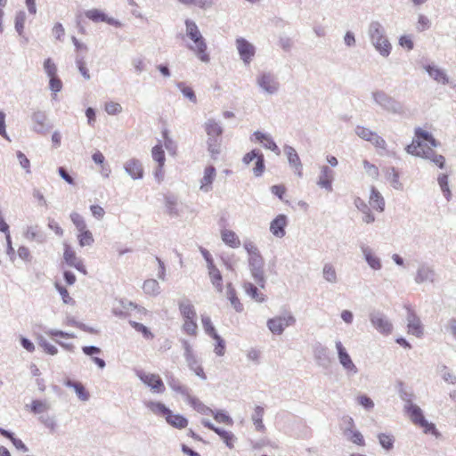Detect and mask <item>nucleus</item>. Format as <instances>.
<instances>
[{
	"mask_svg": "<svg viewBox=\"0 0 456 456\" xmlns=\"http://www.w3.org/2000/svg\"><path fill=\"white\" fill-rule=\"evenodd\" d=\"M414 134V139L406 148L407 152L414 156L429 159L437 167L443 168L445 159L443 155L435 154L433 149L437 147L438 142L433 135L420 127L416 128Z\"/></svg>",
	"mask_w": 456,
	"mask_h": 456,
	"instance_id": "1",
	"label": "nucleus"
},
{
	"mask_svg": "<svg viewBox=\"0 0 456 456\" xmlns=\"http://www.w3.org/2000/svg\"><path fill=\"white\" fill-rule=\"evenodd\" d=\"M185 25L186 34L193 42V45H190L189 48L195 53L201 61L208 62L209 61V55L207 53L208 46L198 26L191 20H186Z\"/></svg>",
	"mask_w": 456,
	"mask_h": 456,
	"instance_id": "2",
	"label": "nucleus"
},
{
	"mask_svg": "<svg viewBox=\"0 0 456 456\" xmlns=\"http://www.w3.org/2000/svg\"><path fill=\"white\" fill-rule=\"evenodd\" d=\"M403 410L414 425L423 428L424 433L438 436V431L433 423H429L424 417L423 411L414 403L404 404Z\"/></svg>",
	"mask_w": 456,
	"mask_h": 456,
	"instance_id": "3",
	"label": "nucleus"
},
{
	"mask_svg": "<svg viewBox=\"0 0 456 456\" xmlns=\"http://www.w3.org/2000/svg\"><path fill=\"white\" fill-rule=\"evenodd\" d=\"M335 346L338 353V358L339 363L342 365L343 369L346 371L348 376H354L358 373V368L353 362L350 355L348 354L346 347L343 346L342 342L338 340L335 343Z\"/></svg>",
	"mask_w": 456,
	"mask_h": 456,
	"instance_id": "4",
	"label": "nucleus"
},
{
	"mask_svg": "<svg viewBox=\"0 0 456 456\" xmlns=\"http://www.w3.org/2000/svg\"><path fill=\"white\" fill-rule=\"evenodd\" d=\"M256 159L255 167H253V174L255 176H261L265 170V158L264 155L258 150H252L251 151L246 153L243 157V163L246 165H249L251 161Z\"/></svg>",
	"mask_w": 456,
	"mask_h": 456,
	"instance_id": "5",
	"label": "nucleus"
},
{
	"mask_svg": "<svg viewBox=\"0 0 456 456\" xmlns=\"http://www.w3.org/2000/svg\"><path fill=\"white\" fill-rule=\"evenodd\" d=\"M313 354L316 364L323 369L330 368L331 364V358L329 354L327 346L320 342L313 345Z\"/></svg>",
	"mask_w": 456,
	"mask_h": 456,
	"instance_id": "6",
	"label": "nucleus"
},
{
	"mask_svg": "<svg viewBox=\"0 0 456 456\" xmlns=\"http://www.w3.org/2000/svg\"><path fill=\"white\" fill-rule=\"evenodd\" d=\"M372 326L380 333L388 335L392 332L393 325L380 312H372L370 314Z\"/></svg>",
	"mask_w": 456,
	"mask_h": 456,
	"instance_id": "7",
	"label": "nucleus"
},
{
	"mask_svg": "<svg viewBox=\"0 0 456 456\" xmlns=\"http://www.w3.org/2000/svg\"><path fill=\"white\" fill-rule=\"evenodd\" d=\"M296 322L292 315L278 316L267 321L268 329L274 334L281 335L284 329Z\"/></svg>",
	"mask_w": 456,
	"mask_h": 456,
	"instance_id": "8",
	"label": "nucleus"
},
{
	"mask_svg": "<svg viewBox=\"0 0 456 456\" xmlns=\"http://www.w3.org/2000/svg\"><path fill=\"white\" fill-rule=\"evenodd\" d=\"M137 376L145 385L150 387L153 391L157 393L164 392L165 386L159 375L153 373H145L143 371H138Z\"/></svg>",
	"mask_w": 456,
	"mask_h": 456,
	"instance_id": "9",
	"label": "nucleus"
},
{
	"mask_svg": "<svg viewBox=\"0 0 456 456\" xmlns=\"http://www.w3.org/2000/svg\"><path fill=\"white\" fill-rule=\"evenodd\" d=\"M236 45L242 61L248 64L255 55V47L244 38H238Z\"/></svg>",
	"mask_w": 456,
	"mask_h": 456,
	"instance_id": "10",
	"label": "nucleus"
},
{
	"mask_svg": "<svg viewBox=\"0 0 456 456\" xmlns=\"http://www.w3.org/2000/svg\"><path fill=\"white\" fill-rule=\"evenodd\" d=\"M406 319L408 332L418 338L421 337L423 335V327L419 318L415 314V313L408 309Z\"/></svg>",
	"mask_w": 456,
	"mask_h": 456,
	"instance_id": "11",
	"label": "nucleus"
},
{
	"mask_svg": "<svg viewBox=\"0 0 456 456\" xmlns=\"http://www.w3.org/2000/svg\"><path fill=\"white\" fill-rule=\"evenodd\" d=\"M288 224L287 216L283 214L278 215L270 224V231L277 238L285 236V228Z\"/></svg>",
	"mask_w": 456,
	"mask_h": 456,
	"instance_id": "12",
	"label": "nucleus"
},
{
	"mask_svg": "<svg viewBox=\"0 0 456 456\" xmlns=\"http://www.w3.org/2000/svg\"><path fill=\"white\" fill-rule=\"evenodd\" d=\"M63 258L69 265L76 267L78 271H80L84 274L86 273V271L85 269V266H84L82 261L77 256L76 252L73 250V248L69 245L66 244L64 246Z\"/></svg>",
	"mask_w": 456,
	"mask_h": 456,
	"instance_id": "13",
	"label": "nucleus"
},
{
	"mask_svg": "<svg viewBox=\"0 0 456 456\" xmlns=\"http://www.w3.org/2000/svg\"><path fill=\"white\" fill-rule=\"evenodd\" d=\"M86 18L89 20L94 21V22H106L110 25L115 26V27H120L121 23L113 19L108 17L104 12L98 9H92L86 12Z\"/></svg>",
	"mask_w": 456,
	"mask_h": 456,
	"instance_id": "14",
	"label": "nucleus"
},
{
	"mask_svg": "<svg viewBox=\"0 0 456 456\" xmlns=\"http://www.w3.org/2000/svg\"><path fill=\"white\" fill-rule=\"evenodd\" d=\"M167 380L170 388L174 392L183 395L187 402L190 401V398L193 397L190 393V388L183 385L178 379L175 378L174 376H169L167 377Z\"/></svg>",
	"mask_w": 456,
	"mask_h": 456,
	"instance_id": "15",
	"label": "nucleus"
},
{
	"mask_svg": "<svg viewBox=\"0 0 456 456\" xmlns=\"http://www.w3.org/2000/svg\"><path fill=\"white\" fill-rule=\"evenodd\" d=\"M333 171L327 166L321 167V173L317 181V184L326 189L328 191H332Z\"/></svg>",
	"mask_w": 456,
	"mask_h": 456,
	"instance_id": "16",
	"label": "nucleus"
},
{
	"mask_svg": "<svg viewBox=\"0 0 456 456\" xmlns=\"http://www.w3.org/2000/svg\"><path fill=\"white\" fill-rule=\"evenodd\" d=\"M216 171L213 166H208L204 169L203 177L200 179V189L205 192L211 191L212 183L216 178Z\"/></svg>",
	"mask_w": 456,
	"mask_h": 456,
	"instance_id": "17",
	"label": "nucleus"
},
{
	"mask_svg": "<svg viewBox=\"0 0 456 456\" xmlns=\"http://www.w3.org/2000/svg\"><path fill=\"white\" fill-rule=\"evenodd\" d=\"M260 87L269 94H273L278 90V83L271 74H262L257 78Z\"/></svg>",
	"mask_w": 456,
	"mask_h": 456,
	"instance_id": "18",
	"label": "nucleus"
},
{
	"mask_svg": "<svg viewBox=\"0 0 456 456\" xmlns=\"http://www.w3.org/2000/svg\"><path fill=\"white\" fill-rule=\"evenodd\" d=\"M371 38L376 49L382 55L387 56L391 50V45L388 40L384 36L379 35L378 30L371 36Z\"/></svg>",
	"mask_w": 456,
	"mask_h": 456,
	"instance_id": "19",
	"label": "nucleus"
},
{
	"mask_svg": "<svg viewBox=\"0 0 456 456\" xmlns=\"http://www.w3.org/2000/svg\"><path fill=\"white\" fill-rule=\"evenodd\" d=\"M166 421L172 427L182 429L188 425V419L181 414H175L171 410L165 416Z\"/></svg>",
	"mask_w": 456,
	"mask_h": 456,
	"instance_id": "20",
	"label": "nucleus"
},
{
	"mask_svg": "<svg viewBox=\"0 0 456 456\" xmlns=\"http://www.w3.org/2000/svg\"><path fill=\"white\" fill-rule=\"evenodd\" d=\"M126 171L134 178L140 179L143 176V168L137 159H130L125 165Z\"/></svg>",
	"mask_w": 456,
	"mask_h": 456,
	"instance_id": "21",
	"label": "nucleus"
},
{
	"mask_svg": "<svg viewBox=\"0 0 456 456\" xmlns=\"http://www.w3.org/2000/svg\"><path fill=\"white\" fill-rule=\"evenodd\" d=\"M221 239L230 248H237L240 246L239 236L232 230L223 229L221 231Z\"/></svg>",
	"mask_w": 456,
	"mask_h": 456,
	"instance_id": "22",
	"label": "nucleus"
},
{
	"mask_svg": "<svg viewBox=\"0 0 456 456\" xmlns=\"http://www.w3.org/2000/svg\"><path fill=\"white\" fill-rule=\"evenodd\" d=\"M244 248L249 255L250 265H259L262 263V256L259 253L257 247L251 241L244 243Z\"/></svg>",
	"mask_w": 456,
	"mask_h": 456,
	"instance_id": "23",
	"label": "nucleus"
},
{
	"mask_svg": "<svg viewBox=\"0 0 456 456\" xmlns=\"http://www.w3.org/2000/svg\"><path fill=\"white\" fill-rule=\"evenodd\" d=\"M179 310L183 320L196 319V312L193 305L187 298L179 302Z\"/></svg>",
	"mask_w": 456,
	"mask_h": 456,
	"instance_id": "24",
	"label": "nucleus"
},
{
	"mask_svg": "<svg viewBox=\"0 0 456 456\" xmlns=\"http://www.w3.org/2000/svg\"><path fill=\"white\" fill-rule=\"evenodd\" d=\"M254 135L256 139L264 145L265 148L275 152L276 154H280V149L271 136L258 131L256 132Z\"/></svg>",
	"mask_w": 456,
	"mask_h": 456,
	"instance_id": "25",
	"label": "nucleus"
},
{
	"mask_svg": "<svg viewBox=\"0 0 456 456\" xmlns=\"http://www.w3.org/2000/svg\"><path fill=\"white\" fill-rule=\"evenodd\" d=\"M369 203L372 208L379 212L384 210V199L375 187L371 188Z\"/></svg>",
	"mask_w": 456,
	"mask_h": 456,
	"instance_id": "26",
	"label": "nucleus"
},
{
	"mask_svg": "<svg viewBox=\"0 0 456 456\" xmlns=\"http://www.w3.org/2000/svg\"><path fill=\"white\" fill-rule=\"evenodd\" d=\"M120 304L123 310L118 311V309L115 308L113 312L116 315H126L133 310H137L138 313L145 314V309L143 307H141L131 301L121 300Z\"/></svg>",
	"mask_w": 456,
	"mask_h": 456,
	"instance_id": "27",
	"label": "nucleus"
},
{
	"mask_svg": "<svg viewBox=\"0 0 456 456\" xmlns=\"http://www.w3.org/2000/svg\"><path fill=\"white\" fill-rule=\"evenodd\" d=\"M205 131L208 137L211 138H221L223 134V128L214 119H209L205 123Z\"/></svg>",
	"mask_w": 456,
	"mask_h": 456,
	"instance_id": "28",
	"label": "nucleus"
},
{
	"mask_svg": "<svg viewBox=\"0 0 456 456\" xmlns=\"http://www.w3.org/2000/svg\"><path fill=\"white\" fill-rule=\"evenodd\" d=\"M346 438L357 445H364V439L362 433L358 430L352 429L351 428H346L343 431Z\"/></svg>",
	"mask_w": 456,
	"mask_h": 456,
	"instance_id": "29",
	"label": "nucleus"
},
{
	"mask_svg": "<svg viewBox=\"0 0 456 456\" xmlns=\"http://www.w3.org/2000/svg\"><path fill=\"white\" fill-rule=\"evenodd\" d=\"M144 404L151 412H153L156 415L162 416L164 418L170 410L164 403L159 402L149 401L145 402Z\"/></svg>",
	"mask_w": 456,
	"mask_h": 456,
	"instance_id": "30",
	"label": "nucleus"
},
{
	"mask_svg": "<svg viewBox=\"0 0 456 456\" xmlns=\"http://www.w3.org/2000/svg\"><path fill=\"white\" fill-rule=\"evenodd\" d=\"M185 361L190 370H192L199 378L203 380L207 379L203 368L199 363L195 355L186 358Z\"/></svg>",
	"mask_w": 456,
	"mask_h": 456,
	"instance_id": "31",
	"label": "nucleus"
},
{
	"mask_svg": "<svg viewBox=\"0 0 456 456\" xmlns=\"http://www.w3.org/2000/svg\"><path fill=\"white\" fill-rule=\"evenodd\" d=\"M426 69L428 72L429 76L432 77L438 83H441L443 85H446L449 83V79L446 74L442 69L431 66H428Z\"/></svg>",
	"mask_w": 456,
	"mask_h": 456,
	"instance_id": "32",
	"label": "nucleus"
},
{
	"mask_svg": "<svg viewBox=\"0 0 456 456\" xmlns=\"http://www.w3.org/2000/svg\"><path fill=\"white\" fill-rule=\"evenodd\" d=\"M288 159L291 166L294 167L295 170L298 173L299 175L302 174V164L299 159L298 154L295 151V149L289 147L287 151Z\"/></svg>",
	"mask_w": 456,
	"mask_h": 456,
	"instance_id": "33",
	"label": "nucleus"
},
{
	"mask_svg": "<svg viewBox=\"0 0 456 456\" xmlns=\"http://www.w3.org/2000/svg\"><path fill=\"white\" fill-rule=\"evenodd\" d=\"M188 403L191 404V406L197 411L199 413L203 415H209L213 413V410L205 405L201 401H200L197 397L190 398V401Z\"/></svg>",
	"mask_w": 456,
	"mask_h": 456,
	"instance_id": "34",
	"label": "nucleus"
},
{
	"mask_svg": "<svg viewBox=\"0 0 456 456\" xmlns=\"http://www.w3.org/2000/svg\"><path fill=\"white\" fill-rule=\"evenodd\" d=\"M226 296L236 312L240 313L243 311V305L240 303L232 287H227Z\"/></svg>",
	"mask_w": 456,
	"mask_h": 456,
	"instance_id": "35",
	"label": "nucleus"
},
{
	"mask_svg": "<svg viewBox=\"0 0 456 456\" xmlns=\"http://www.w3.org/2000/svg\"><path fill=\"white\" fill-rule=\"evenodd\" d=\"M208 150L209 153L211 154V157L213 159H216L218 154L221 152V144L222 140L221 138H211L208 137Z\"/></svg>",
	"mask_w": 456,
	"mask_h": 456,
	"instance_id": "36",
	"label": "nucleus"
},
{
	"mask_svg": "<svg viewBox=\"0 0 456 456\" xmlns=\"http://www.w3.org/2000/svg\"><path fill=\"white\" fill-rule=\"evenodd\" d=\"M151 155L153 159L159 166V172L161 173V169L163 168L166 160L165 152L162 149V146L159 144L154 146L151 150Z\"/></svg>",
	"mask_w": 456,
	"mask_h": 456,
	"instance_id": "37",
	"label": "nucleus"
},
{
	"mask_svg": "<svg viewBox=\"0 0 456 456\" xmlns=\"http://www.w3.org/2000/svg\"><path fill=\"white\" fill-rule=\"evenodd\" d=\"M264 408L261 406H256L254 413L252 414L251 419L256 426V429L260 431L265 428L263 424Z\"/></svg>",
	"mask_w": 456,
	"mask_h": 456,
	"instance_id": "38",
	"label": "nucleus"
},
{
	"mask_svg": "<svg viewBox=\"0 0 456 456\" xmlns=\"http://www.w3.org/2000/svg\"><path fill=\"white\" fill-rule=\"evenodd\" d=\"M77 239L81 247L91 246L94 241L92 232L87 229L78 232Z\"/></svg>",
	"mask_w": 456,
	"mask_h": 456,
	"instance_id": "39",
	"label": "nucleus"
},
{
	"mask_svg": "<svg viewBox=\"0 0 456 456\" xmlns=\"http://www.w3.org/2000/svg\"><path fill=\"white\" fill-rule=\"evenodd\" d=\"M51 408L50 403L47 401L33 400L31 403V411L35 414H40L47 411Z\"/></svg>",
	"mask_w": 456,
	"mask_h": 456,
	"instance_id": "40",
	"label": "nucleus"
},
{
	"mask_svg": "<svg viewBox=\"0 0 456 456\" xmlns=\"http://www.w3.org/2000/svg\"><path fill=\"white\" fill-rule=\"evenodd\" d=\"M437 181L444 197L449 200L452 193L449 188L448 175L442 174L438 176Z\"/></svg>",
	"mask_w": 456,
	"mask_h": 456,
	"instance_id": "41",
	"label": "nucleus"
},
{
	"mask_svg": "<svg viewBox=\"0 0 456 456\" xmlns=\"http://www.w3.org/2000/svg\"><path fill=\"white\" fill-rule=\"evenodd\" d=\"M435 273L432 270L427 267H423L418 272V279L419 282H426V281H434Z\"/></svg>",
	"mask_w": 456,
	"mask_h": 456,
	"instance_id": "42",
	"label": "nucleus"
},
{
	"mask_svg": "<svg viewBox=\"0 0 456 456\" xmlns=\"http://www.w3.org/2000/svg\"><path fill=\"white\" fill-rule=\"evenodd\" d=\"M216 434H217L223 439L227 447H229L230 449L233 448L234 445L232 442L235 439V436L232 432L226 431L219 428L216 430Z\"/></svg>",
	"mask_w": 456,
	"mask_h": 456,
	"instance_id": "43",
	"label": "nucleus"
},
{
	"mask_svg": "<svg viewBox=\"0 0 456 456\" xmlns=\"http://www.w3.org/2000/svg\"><path fill=\"white\" fill-rule=\"evenodd\" d=\"M177 87L180 89V91L183 93V94L188 98L191 102L196 103L197 102V97L196 94L192 89V87L186 86L184 83H178Z\"/></svg>",
	"mask_w": 456,
	"mask_h": 456,
	"instance_id": "44",
	"label": "nucleus"
},
{
	"mask_svg": "<svg viewBox=\"0 0 456 456\" xmlns=\"http://www.w3.org/2000/svg\"><path fill=\"white\" fill-rule=\"evenodd\" d=\"M129 323L136 331L141 332L143 338L147 339L153 338V334L145 325L134 321H130Z\"/></svg>",
	"mask_w": 456,
	"mask_h": 456,
	"instance_id": "45",
	"label": "nucleus"
},
{
	"mask_svg": "<svg viewBox=\"0 0 456 456\" xmlns=\"http://www.w3.org/2000/svg\"><path fill=\"white\" fill-rule=\"evenodd\" d=\"M378 438L379 444L385 450L389 451L393 448L395 440L392 436L381 433L378 436Z\"/></svg>",
	"mask_w": 456,
	"mask_h": 456,
	"instance_id": "46",
	"label": "nucleus"
},
{
	"mask_svg": "<svg viewBox=\"0 0 456 456\" xmlns=\"http://www.w3.org/2000/svg\"><path fill=\"white\" fill-rule=\"evenodd\" d=\"M365 259L370 265L371 268L374 270H379L381 267L380 260L378 256L373 255L369 249H365L364 251Z\"/></svg>",
	"mask_w": 456,
	"mask_h": 456,
	"instance_id": "47",
	"label": "nucleus"
},
{
	"mask_svg": "<svg viewBox=\"0 0 456 456\" xmlns=\"http://www.w3.org/2000/svg\"><path fill=\"white\" fill-rule=\"evenodd\" d=\"M196 319L184 320V323L183 325V330L191 336H196L198 330V325L196 323Z\"/></svg>",
	"mask_w": 456,
	"mask_h": 456,
	"instance_id": "48",
	"label": "nucleus"
},
{
	"mask_svg": "<svg viewBox=\"0 0 456 456\" xmlns=\"http://www.w3.org/2000/svg\"><path fill=\"white\" fill-rule=\"evenodd\" d=\"M212 415L217 422L224 423L227 425L233 424L232 419L227 413H225L224 411H213Z\"/></svg>",
	"mask_w": 456,
	"mask_h": 456,
	"instance_id": "49",
	"label": "nucleus"
},
{
	"mask_svg": "<svg viewBox=\"0 0 456 456\" xmlns=\"http://www.w3.org/2000/svg\"><path fill=\"white\" fill-rule=\"evenodd\" d=\"M104 110L109 115H117L122 112V106L116 102H108L104 105Z\"/></svg>",
	"mask_w": 456,
	"mask_h": 456,
	"instance_id": "50",
	"label": "nucleus"
},
{
	"mask_svg": "<svg viewBox=\"0 0 456 456\" xmlns=\"http://www.w3.org/2000/svg\"><path fill=\"white\" fill-rule=\"evenodd\" d=\"M208 269L211 282L213 284H219L222 281V275L215 264L208 266Z\"/></svg>",
	"mask_w": 456,
	"mask_h": 456,
	"instance_id": "51",
	"label": "nucleus"
},
{
	"mask_svg": "<svg viewBox=\"0 0 456 456\" xmlns=\"http://www.w3.org/2000/svg\"><path fill=\"white\" fill-rule=\"evenodd\" d=\"M246 292L248 296H250L256 302H264L265 295L258 289L257 287H245Z\"/></svg>",
	"mask_w": 456,
	"mask_h": 456,
	"instance_id": "52",
	"label": "nucleus"
},
{
	"mask_svg": "<svg viewBox=\"0 0 456 456\" xmlns=\"http://www.w3.org/2000/svg\"><path fill=\"white\" fill-rule=\"evenodd\" d=\"M70 219L73 222V224H75V226L78 232L84 231L85 229H86V222H85L84 218L78 213H76V212L72 213L70 215Z\"/></svg>",
	"mask_w": 456,
	"mask_h": 456,
	"instance_id": "53",
	"label": "nucleus"
},
{
	"mask_svg": "<svg viewBox=\"0 0 456 456\" xmlns=\"http://www.w3.org/2000/svg\"><path fill=\"white\" fill-rule=\"evenodd\" d=\"M356 401L367 411H370L374 408V403L372 399L366 395L357 396Z\"/></svg>",
	"mask_w": 456,
	"mask_h": 456,
	"instance_id": "54",
	"label": "nucleus"
},
{
	"mask_svg": "<svg viewBox=\"0 0 456 456\" xmlns=\"http://www.w3.org/2000/svg\"><path fill=\"white\" fill-rule=\"evenodd\" d=\"M212 338L216 341V345L215 346V353L219 356L224 355L225 352L224 340L218 334H214Z\"/></svg>",
	"mask_w": 456,
	"mask_h": 456,
	"instance_id": "55",
	"label": "nucleus"
},
{
	"mask_svg": "<svg viewBox=\"0 0 456 456\" xmlns=\"http://www.w3.org/2000/svg\"><path fill=\"white\" fill-rule=\"evenodd\" d=\"M39 420L42 424H44L47 428L51 431H54L56 428V420L55 418L49 415H42L39 417Z\"/></svg>",
	"mask_w": 456,
	"mask_h": 456,
	"instance_id": "56",
	"label": "nucleus"
},
{
	"mask_svg": "<svg viewBox=\"0 0 456 456\" xmlns=\"http://www.w3.org/2000/svg\"><path fill=\"white\" fill-rule=\"evenodd\" d=\"M39 346L44 349V351L51 355H55L58 353V349L55 346L50 344L46 339L40 338L38 342Z\"/></svg>",
	"mask_w": 456,
	"mask_h": 456,
	"instance_id": "57",
	"label": "nucleus"
},
{
	"mask_svg": "<svg viewBox=\"0 0 456 456\" xmlns=\"http://www.w3.org/2000/svg\"><path fill=\"white\" fill-rule=\"evenodd\" d=\"M44 69L49 77L57 76V68L52 59L48 58L45 61Z\"/></svg>",
	"mask_w": 456,
	"mask_h": 456,
	"instance_id": "58",
	"label": "nucleus"
},
{
	"mask_svg": "<svg viewBox=\"0 0 456 456\" xmlns=\"http://www.w3.org/2000/svg\"><path fill=\"white\" fill-rule=\"evenodd\" d=\"M368 142H371V144L374 147H376L377 149H380V150L387 149L386 141L381 136L377 134L375 132L373 134V136H371Z\"/></svg>",
	"mask_w": 456,
	"mask_h": 456,
	"instance_id": "59",
	"label": "nucleus"
},
{
	"mask_svg": "<svg viewBox=\"0 0 456 456\" xmlns=\"http://www.w3.org/2000/svg\"><path fill=\"white\" fill-rule=\"evenodd\" d=\"M201 321L203 328L207 334H208L210 337L214 336V334H217L215 327L212 324L210 317L202 316Z\"/></svg>",
	"mask_w": 456,
	"mask_h": 456,
	"instance_id": "60",
	"label": "nucleus"
},
{
	"mask_svg": "<svg viewBox=\"0 0 456 456\" xmlns=\"http://www.w3.org/2000/svg\"><path fill=\"white\" fill-rule=\"evenodd\" d=\"M251 266V272L253 276L256 278V281L258 282L264 281V260H262V263L259 265H250Z\"/></svg>",
	"mask_w": 456,
	"mask_h": 456,
	"instance_id": "61",
	"label": "nucleus"
},
{
	"mask_svg": "<svg viewBox=\"0 0 456 456\" xmlns=\"http://www.w3.org/2000/svg\"><path fill=\"white\" fill-rule=\"evenodd\" d=\"M323 275L327 281L335 282L336 281V271L330 265H326L323 268Z\"/></svg>",
	"mask_w": 456,
	"mask_h": 456,
	"instance_id": "62",
	"label": "nucleus"
},
{
	"mask_svg": "<svg viewBox=\"0 0 456 456\" xmlns=\"http://www.w3.org/2000/svg\"><path fill=\"white\" fill-rule=\"evenodd\" d=\"M355 134L362 139L365 141H369L371 136H373L374 132L370 130L367 127L364 126H356L355 128Z\"/></svg>",
	"mask_w": 456,
	"mask_h": 456,
	"instance_id": "63",
	"label": "nucleus"
},
{
	"mask_svg": "<svg viewBox=\"0 0 456 456\" xmlns=\"http://www.w3.org/2000/svg\"><path fill=\"white\" fill-rule=\"evenodd\" d=\"M74 389L77 397L81 401L86 402L89 399V393L85 389L84 386L81 383H78L77 385L74 386Z\"/></svg>",
	"mask_w": 456,
	"mask_h": 456,
	"instance_id": "64",
	"label": "nucleus"
}]
</instances>
